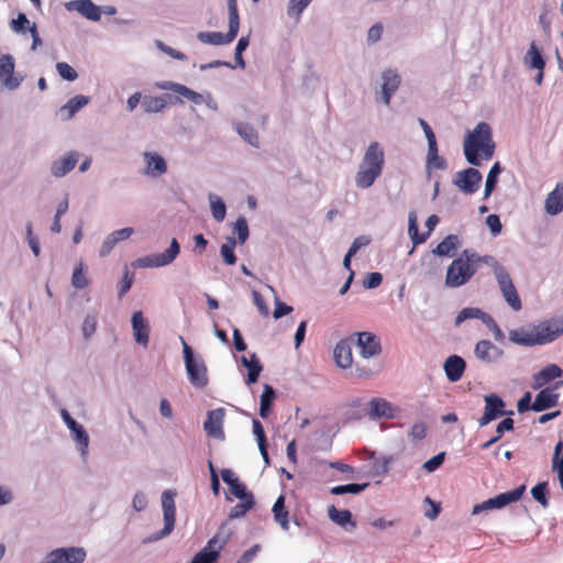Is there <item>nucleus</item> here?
Returning a JSON list of instances; mask_svg holds the SVG:
<instances>
[{"mask_svg": "<svg viewBox=\"0 0 563 563\" xmlns=\"http://www.w3.org/2000/svg\"><path fill=\"white\" fill-rule=\"evenodd\" d=\"M563 334V318L528 324L509 331V340L523 346L542 345Z\"/></svg>", "mask_w": 563, "mask_h": 563, "instance_id": "nucleus-1", "label": "nucleus"}, {"mask_svg": "<svg viewBox=\"0 0 563 563\" xmlns=\"http://www.w3.org/2000/svg\"><path fill=\"white\" fill-rule=\"evenodd\" d=\"M492 256H478L472 250H464L460 257L455 258L448 267L445 285L457 288L467 284L477 272L479 262L488 264Z\"/></svg>", "mask_w": 563, "mask_h": 563, "instance_id": "nucleus-2", "label": "nucleus"}, {"mask_svg": "<svg viewBox=\"0 0 563 563\" xmlns=\"http://www.w3.org/2000/svg\"><path fill=\"white\" fill-rule=\"evenodd\" d=\"M494 150L495 144L492 140V129L486 122L478 123L464 141L465 157L470 164L475 166L481 164L479 152L483 158L489 159L494 155Z\"/></svg>", "mask_w": 563, "mask_h": 563, "instance_id": "nucleus-3", "label": "nucleus"}, {"mask_svg": "<svg viewBox=\"0 0 563 563\" xmlns=\"http://www.w3.org/2000/svg\"><path fill=\"white\" fill-rule=\"evenodd\" d=\"M229 10V31L227 34L221 32H200L198 38L202 43L212 45H222L231 43L238 35L240 29V16L236 0H228Z\"/></svg>", "mask_w": 563, "mask_h": 563, "instance_id": "nucleus-4", "label": "nucleus"}, {"mask_svg": "<svg viewBox=\"0 0 563 563\" xmlns=\"http://www.w3.org/2000/svg\"><path fill=\"white\" fill-rule=\"evenodd\" d=\"M493 269L497 279L500 291L507 303L515 310L519 311L522 308L521 299L512 283V279L507 269L498 262H494Z\"/></svg>", "mask_w": 563, "mask_h": 563, "instance_id": "nucleus-5", "label": "nucleus"}, {"mask_svg": "<svg viewBox=\"0 0 563 563\" xmlns=\"http://www.w3.org/2000/svg\"><path fill=\"white\" fill-rule=\"evenodd\" d=\"M184 350L185 365L189 382L196 387H205L208 384L207 367L203 362H199L194 357L191 347L180 336Z\"/></svg>", "mask_w": 563, "mask_h": 563, "instance_id": "nucleus-6", "label": "nucleus"}, {"mask_svg": "<svg viewBox=\"0 0 563 563\" xmlns=\"http://www.w3.org/2000/svg\"><path fill=\"white\" fill-rule=\"evenodd\" d=\"M526 490V486L521 485L514 490L501 493L493 498H489L482 504H477L473 507L472 514L477 515L482 511L500 509L511 503L518 501Z\"/></svg>", "mask_w": 563, "mask_h": 563, "instance_id": "nucleus-7", "label": "nucleus"}, {"mask_svg": "<svg viewBox=\"0 0 563 563\" xmlns=\"http://www.w3.org/2000/svg\"><path fill=\"white\" fill-rule=\"evenodd\" d=\"M482 181V174L475 168H467L459 172L454 178V185L464 194L471 195L478 190Z\"/></svg>", "mask_w": 563, "mask_h": 563, "instance_id": "nucleus-8", "label": "nucleus"}, {"mask_svg": "<svg viewBox=\"0 0 563 563\" xmlns=\"http://www.w3.org/2000/svg\"><path fill=\"white\" fill-rule=\"evenodd\" d=\"M180 246L176 239H173L169 247L159 254H154L140 260L141 266L162 267L170 264L179 254Z\"/></svg>", "mask_w": 563, "mask_h": 563, "instance_id": "nucleus-9", "label": "nucleus"}, {"mask_svg": "<svg viewBox=\"0 0 563 563\" xmlns=\"http://www.w3.org/2000/svg\"><path fill=\"white\" fill-rule=\"evenodd\" d=\"M225 410L223 408H217L208 411L207 419L203 423L206 433L214 439H224L223 420Z\"/></svg>", "mask_w": 563, "mask_h": 563, "instance_id": "nucleus-10", "label": "nucleus"}, {"mask_svg": "<svg viewBox=\"0 0 563 563\" xmlns=\"http://www.w3.org/2000/svg\"><path fill=\"white\" fill-rule=\"evenodd\" d=\"M563 385V380L556 382L553 388L547 387L539 391L531 405V410L540 412L559 404V394L554 390Z\"/></svg>", "mask_w": 563, "mask_h": 563, "instance_id": "nucleus-11", "label": "nucleus"}, {"mask_svg": "<svg viewBox=\"0 0 563 563\" xmlns=\"http://www.w3.org/2000/svg\"><path fill=\"white\" fill-rule=\"evenodd\" d=\"M438 223H439V217L435 214L430 216L426 222V225L428 227V232L420 234L419 230H418L417 214L415 211H411L409 213L408 233L410 235V239H411L413 245H418V244L426 242V240L430 235L431 231H433V229L435 228V225Z\"/></svg>", "mask_w": 563, "mask_h": 563, "instance_id": "nucleus-12", "label": "nucleus"}, {"mask_svg": "<svg viewBox=\"0 0 563 563\" xmlns=\"http://www.w3.org/2000/svg\"><path fill=\"white\" fill-rule=\"evenodd\" d=\"M504 408L505 402L499 396L495 394L485 396V410L484 415L478 420L479 426L484 427L499 416H503L505 412Z\"/></svg>", "mask_w": 563, "mask_h": 563, "instance_id": "nucleus-13", "label": "nucleus"}, {"mask_svg": "<svg viewBox=\"0 0 563 563\" xmlns=\"http://www.w3.org/2000/svg\"><path fill=\"white\" fill-rule=\"evenodd\" d=\"M162 507L164 514V529L161 531L159 537L169 534L175 526L176 506L174 494L170 490H165L162 495Z\"/></svg>", "mask_w": 563, "mask_h": 563, "instance_id": "nucleus-14", "label": "nucleus"}, {"mask_svg": "<svg viewBox=\"0 0 563 563\" xmlns=\"http://www.w3.org/2000/svg\"><path fill=\"white\" fill-rule=\"evenodd\" d=\"M475 356L484 363H494L501 358L504 351L489 340H481L474 349Z\"/></svg>", "mask_w": 563, "mask_h": 563, "instance_id": "nucleus-15", "label": "nucleus"}, {"mask_svg": "<svg viewBox=\"0 0 563 563\" xmlns=\"http://www.w3.org/2000/svg\"><path fill=\"white\" fill-rule=\"evenodd\" d=\"M357 347L365 358L378 355L382 351L379 339L371 332L358 333Z\"/></svg>", "mask_w": 563, "mask_h": 563, "instance_id": "nucleus-16", "label": "nucleus"}, {"mask_svg": "<svg viewBox=\"0 0 563 563\" xmlns=\"http://www.w3.org/2000/svg\"><path fill=\"white\" fill-rule=\"evenodd\" d=\"M384 151L377 142H373L367 147L365 155L361 162L364 168H373L382 173L384 167Z\"/></svg>", "mask_w": 563, "mask_h": 563, "instance_id": "nucleus-17", "label": "nucleus"}, {"mask_svg": "<svg viewBox=\"0 0 563 563\" xmlns=\"http://www.w3.org/2000/svg\"><path fill=\"white\" fill-rule=\"evenodd\" d=\"M145 161L144 173L151 177H159L167 172L166 161L156 152H145L143 154Z\"/></svg>", "mask_w": 563, "mask_h": 563, "instance_id": "nucleus-18", "label": "nucleus"}, {"mask_svg": "<svg viewBox=\"0 0 563 563\" xmlns=\"http://www.w3.org/2000/svg\"><path fill=\"white\" fill-rule=\"evenodd\" d=\"M562 376L563 369L560 366L555 364L547 365L545 367H543L541 371L533 375L532 388L540 389L551 380L560 378Z\"/></svg>", "mask_w": 563, "mask_h": 563, "instance_id": "nucleus-19", "label": "nucleus"}, {"mask_svg": "<svg viewBox=\"0 0 563 563\" xmlns=\"http://www.w3.org/2000/svg\"><path fill=\"white\" fill-rule=\"evenodd\" d=\"M14 74V59L11 55H2L0 57V79L2 84L9 88L14 89L19 86V80L13 76Z\"/></svg>", "mask_w": 563, "mask_h": 563, "instance_id": "nucleus-20", "label": "nucleus"}, {"mask_svg": "<svg viewBox=\"0 0 563 563\" xmlns=\"http://www.w3.org/2000/svg\"><path fill=\"white\" fill-rule=\"evenodd\" d=\"M445 375L451 383L459 382L466 368L465 361L459 355L449 356L443 365Z\"/></svg>", "mask_w": 563, "mask_h": 563, "instance_id": "nucleus-21", "label": "nucleus"}, {"mask_svg": "<svg viewBox=\"0 0 563 563\" xmlns=\"http://www.w3.org/2000/svg\"><path fill=\"white\" fill-rule=\"evenodd\" d=\"M229 537L223 531L217 532L206 544L199 553L206 554L209 559L217 562L220 556V552L224 549L228 543Z\"/></svg>", "mask_w": 563, "mask_h": 563, "instance_id": "nucleus-22", "label": "nucleus"}, {"mask_svg": "<svg viewBox=\"0 0 563 563\" xmlns=\"http://www.w3.org/2000/svg\"><path fill=\"white\" fill-rule=\"evenodd\" d=\"M131 321L135 341L146 347L150 341V327L144 320L142 311H135Z\"/></svg>", "mask_w": 563, "mask_h": 563, "instance_id": "nucleus-23", "label": "nucleus"}, {"mask_svg": "<svg viewBox=\"0 0 563 563\" xmlns=\"http://www.w3.org/2000/svg\"><path fill=\"white\" fill-rule=\"evenodd\" d=\"M382 78L383 101L388 106L390 103L391 96L400 85V76L396 71L388 69L383 73Z\"/></svg>", "mask_w": 563, "mask_h": 563, "instance_id": "nucleus-24", "label": "nucleus"}, {"mask_svg": "<svg viewBox=\"0 0 563 563\" xmlns=\"http://www.w3.org/2000/svg\"><path fill=\"white\" fill-rule=\"evenodd\" d=\"M67 8L77 10L82 16L91 21H99L101 18L100 8L91 0H76L68 3Z\"/></svg>", "mask_w": 563, "mask_h": 563, "instance_id": "nucleus-25", "label": "nucleus"}, {"mask_svg": "<svg viewBox=\"0 0 563 563\" xmlns=\"http://www.w3.org/2000/svg\"><path fill=\"white\" fill-rule=\"evenodd\" d=\"M78 162V154L76 152H69L60 159H57L52 165V174L55 177H63L70 170H73Z\"/></svg>", "mask_w": 563, "mask_h": 563, "instance_id": "nucleus-26", "label": "nucleus"}, {"mask_svg": "<svg viewBox=\"0 0 563 563\" xmlns=\"http://www.w3.org/2000/svg\"><path fill=\"white\" fill-rule=\"evenodd\" d=\"M563 210V184H558L545 199V211L549 214H558Z\"/></svg>", "mask_w": 563, "mask_h": 563, "instance_id": "nucleus-27", "label": "nucleus"}, {"mask_svg": "<svg viewBox=\"0 0 563 563\" xmlns=\"http://www.w3.org/2000/svg\"><path fill=\"white\" fill-rule=\"evenodd\" d=\"M467 319H479L487 325H490V323H494V319L489 314H487L486 312L481 310L479 308L467 307V308H463L456 316L455 325H460L462 322H464Z\"/></svg>", "mask_w": 563, "mask_h": 563, "instance_id": "nucleus-28", "label": "nucleus"}, {"mask_svg": "<svg viewBox=\"0 0 563 563\" xmlns=\"http://www.w3.org/2000/svg\"><path fill=\"white\" fill-rule=\"evenodd\" d=\"M334 360L338 366L347 368L352 365V349L347 341H340L334 347Z\"/></svg>", "mask_w": 563, "mask_h": 563, "instance_id": "nucleus-29", "label": "nucleus"}, {"mask_svg": "<svg viewBox=\"0 0 563 563\" xmlns=\"http://www.w3.org/2000/svg\"><path fill=\"white\" fill-rule=\"evenodd\" d=\"M369 413L375 418H394L395 410L387 400L383 398H374L369 402Z\"/></svg>", "mask_w": 563, "mask_h": 563, "instance_id": "nucleus-30", "label": "nucleus"}, {"mask_svg": "<svg viewBox=\"0 0 563 563\" xmlns=\"http://www.w3.org/2000/svg\"><path fill=\"white\" fill-rule=\"evenodd\" d=\"M460 246L457 235L450 234L445 236L433 250V254L438 256H452Z\"/></svg>", "mask_w": 563, "mask_h": 563, "instance_id": "nucleus-31", "label": "nucleus"}, {"mask_svg": "<svg viewBox=\"0 0 563 563\" xmlns=\"http://www.w3.org/2000/svg\"><path fill=\"white\" fill-rule=\"evenodd\" d=\"M158 87L164 90H172V91L176 92L177 95H179L192 102H196V103L199 102V100L201 98V96L198 92H196L180 84H176V82H172V81H164V82L159 84Z\"/></svg>", "mask_w": 563, "mask_h": 563, "instance_id": "nucleus-32", "label": "nucleus"}, {"mask_svg": "<svg viewBox=\"0 0 563 563\" xmlns=\"http://www.w3.org/2000/svg\"><path fill=\"white\" fill-rule=\"evenodd\" d=\"M242 364L247 367L249 373L246 377V384L252 385L257 382L258 376L263 369V366L256 356V354H252L250 358L246 356H242Z\"/></svg>", "mask_w": 563, "mask_h": 563, "instance_id": "nucleus-33", "label": "nucleus"}, {"mask_svg": "<svg viewBox=\"0 0 563 563\" xmlns=\"http://www.w3.org/2000/svg\"><path fill=\"white\" fill-rule=\"evenodd\" d=\"M525 64L531 68L537 70H542L545 67V60L542 57V54L538 49L534 42L531 43L526 56Z\"/></svg>", "mask_w": 563, "mask_h": 563, "instance_id": "nucleus-34", "label": "nucleus"}, {"mask_svg": "<svg viewBox=\"0 0 563 563\" xmlns=\"http://www.w3.org/2000/svg\"><path fill=\"white\" fill-rule=\"evenodd\" d=\"M380 174L382 173L373 168H364L363 165L360 164V169L355 176V184L358 188H368Z\"/></svg>", "mask_w": 563, "mask_h": 563, "instance_id": "nucleus-35", "label": "nucleus"}, {"mask_svg": "<svg viewBox=\"0 0 563 563\" xmlns=\"http://www.w3.org/2000/svg\"><path fill=\"white\" fill-rule=\"evenodd\" d=\"M427 167L430 169L431 168H433V169H445L446 168L445 159L439 155L437 141L433 143H428Z\"/></svg>", "mask_w": 563, "mask_h": 563, "instance_id": "nucleus-36", "label": "nucleus"}, {"mask_svg": "<svg viewBox=\"0 0 563 563\" xmlns=\"http://www.w3.org/2000/svg\"><path fill=\"white\" fill-rule=\"evenodd\" d=\"M272 510H273L275 520L282 526V528L284 530H288L289 529L288 511L286 510L285 497L283 495H280L276 499Z\"/></svg>", "mask_w": 563, "mask_h": 563, "instance_id": "nucleus-37", "label": "nucleus"}, {"mask_svg": "<svg viewBox=\"0 0 563 563\" xmlns=\"http://www.w3.org/2000/svg\"><path fill=\"white\" fill-rule=\"evenodd\" d=\"M329 518L341 527H345L347 523L355 527V522L352 521V514L350 510H338L333 505L328 508Z\"/></svg>", "mask_w": 563, "mask_h": 563, "instance_id": "nucleus-38", "label": "nucleus"}, {"mask_svg": "<svg viewBox=\"0 0 563 563\" xmlns=\"http://www.w3.org/2000/svg\"><path fill=\"white\" fill-rule=\"evenodd\" d=\"M275 398V390L271 385H265L263 394L261 395V407H260V416L262 418H267L271 412V406Z\"/></svg>", "mask_w": 563, "mask_h": 563, "instance_id": "nucleus-39", "label": "nucleus"}, {"mask_svg": "<svg viewBox=\"0 0 563 563\" xmlns=\"http://www.w3.org/2000/svg\"><path fill=\"white\" fill-rule=\"evenodd\" d=\"M368 483L364 484H346V485H338L330 489L332 495H343V494H360L368 487Z\"/></svg>", "mask_w": 563, "mask_h": 563, "instance_id": "nucleus-40", "label": "nucleus"}, {"mask_svg": "<svg viewBox=\"0 0 563 563\" xmlns=\"http://www.w3.org/2000/svg\"><path fill=\"white\" fill-rule=\"evenodd\" d=\"M236 241L233 238H228L227 242L221 246V256L225 264L234 265L236 263V256L234 254Z\"/></svg>", "mask_w": 563, "mask_h": 563, "instance_id": "nucleus-41", "label": "nucleus"}, {"mask_svg": "<svg viewBox=\"0 0 563 563\" xmlns=\"http://www.w3.org/2000/svg\"><path fill=\"white\" fill-rule=\"evenodd\" d=\"M211 213L216 221L221 222L225 218V203L219 197L210 195Z\"/></svg>", "mask_w": 563, "mask_h": 563, "instance_id": "nucleus-42", "label": "nucleus"}, {"mask_svg": "<svg viewBox=\"0 0 563 563\" xmlns=\"http://www.w3.org/2000/svg\"><path fill=\"white\" fill-rule=\"evenodd\" d=\"M88 103V99L85 96L78 95L68 100V102L62 108V111H67V117L71 118L77 111Z\"/></svg>", "mask_w": 563, "mask_h": 563, "instance_id": "nucleus-43", "label": "nucleus"}, {"mask_svg": "<svg viewBox=\"0 0 563 563\" xmlns=\"http://www.w3.org/2000/svg\"><path fill=\"white\" fill-rule=\"evenodd\" d=\"M166 107L164 97H146L142 102L145 112H159Z\"/></svg>", "mask_w": 563, "mask_h": 563, "instance_id": "nucleus-44", "label": "nucleus"}, {"mask_svg": "<svg viewBox=\"0 0 563 563\" xmlns=\"http://www.w3.org/2000/svg\"><path fill=\"white\" fill-rule=\"evenodd\" d=\"M71 285L76 289L86 288L89 285V279L84 273V264L80 262L77 267L74 269L71 276Z\"/></svg>", "mask_w": 563, "mask_h": 563, "instance_id": "nucleus-45", "label": "nucleus"}, {"mask_svg": "<svg viewBox=\"0 0 563 563\" xmlns=\"http://www.w3.org/2000/svg\"><path fill=\"white\" fill-rule=\"evenodd\" d=\"M547 494H548V483L547 482L539 483L531 489L532 497L538 503H540L544 508L549 506V499L547 497Z\"/></svg>", "mask_w": 563, "mask_h": 563, "instance_id": "nucleus-46", "label": "nucleus"}, {"mask_svg": "<svg viewBox=\"0 0 563 563\" xmlns=\"http://www.w3.org/2000/svg\"><path fill=\"white\" fill-rule=\"evenodd\" d=\"M254 506L253 497L241 499V503L236 504L230 512L231 518H239L244 516Z\"/></svg>", "mask_w": 563, "mask_h": 563, "instance_id": "nucleus-47", "label": "nucleus"}, {"mask_svg": "<svg viewBox=\"0 0 563 563\" xmlns=\"http://www.w3.org/2000/svg\"><path fill=\"white\" fill-rule=\"evenodd\" d=\"M500 170L501 169H500L499 163H495L494 166L490 168V170L487 175L486 184H485V192H484L485 198H487L494 190L495 185L497 183V176L500 173Z\"/></svg>", "mask_w": 563, "mask_h": 563, "instance_id": "nucleus-48", "label": "nucleus"}, {"mask_svg": "<svg viewBox=\"0 0 563 563\" xmlns=\"http://www.w3.org/2000/svg\"><path fill=\"white\" fill-rule=\"evenodd\" d=\"M239 134L253 146H258L257 132L247 124H241L238 128Z\"/></svg>", "mask_w": 563, "mask_h": 563, "instance_id": "nucleus-49", "label": "nucleus"}, {"mask_svg": "<svg viewBox=\"0 0 563 563\" xmlns=\"http://www.w3.org/2000/svg\"><path fill=\"white\" fill-rule=\"evenodd\" d=\"M56 69H57V73L59 74V76L65 80L74 81L78 77L77 71L69 64H67L65 62L57 63Z\"/></svg>", "mask_w": 563, "mask_h": 563, "instance_id": "nucleus-50", "label": "nucleus"}, {"mask_svg": "<svg viewBox=\"0 0 563 563\" xmlns=\"http://www.w3.org/2000/svg\"><path fill=\"white\" fill-rule=\"evenodd\" d=\"M234 233L238 234V240L243 244L249 238V225L245 218L240 217L234 223Z\"/></svg>", "mask_w": 563, "mask_h": 563, "instance_id": "nucleus-51", "label": "nucleus"}, {"mask_svg": "<svg viewBox=\"0 0 563 563\" xmlns=\"http://www.w3.org/2000/svg\"><path fill=\"white\" fill-rule=\"evenodd\" d=\"M390 457L375 459L372 462L371 470L374 475H384L388 472Z\"/></svg>", "mask_w": 563, "mask_h": 563, "instance_id": "nucleus-52", "label": "nucleus"}, {"mask_svg": "<svg viewBox=\"0 0 563 563\" xmlns=\"http://www.w3.org/2000/svg\"><path fill=\"white\" fill-rule=\"evenodd\" d=\"M311 2L312 0H290L288 14L299 16Z\"/></svg>", "mask_w": 563, "mask_h": 563, "instance_id": "nucleus-53", "label": "nucleus"}, {"mask_svg": "<svg viewBox=\"0 0 563 563\" xmlns=\"http://www.w3.org/2000/svg\"><path fill=\"white\" fill-rule=\"evenodd\" d=\"M561 467H563V442L560 440L554 448L552 471L561 470Z\"/></svg>", "mask_w": 563, "mask_h": 563, "instance_id": "nucleus-54", "label": "nucleus"}, {"mask_svg": "<svg viewBox=\"0 0 563 563\" xmlns=\"http://www.w3.org/2000/svg\"><path fill=\"white\" fill-rule=\"evenodd\" d=\"M97 329V319L95 316H87L82 322V333L86 339L91 336Z\"/></svg>", "mask_w": 563, "mask_h": 563, "instance_id": "nucleus-55", "label": "nucleus"}, {"mask_svg": "<svg viewBox=\"0 0 563 563\" xmlns=\"http://www.w3.org/2000/svg\"><path fill=\"white\" fill-rule=\"evenodd\" d=\"M156 46H157L162 52H164L165 54H167L168 56H170V57H173V58H175V59H178V60H186V59H187V56H186L184 53H181V52H179V51H177V49H175V48H173V47H170V46H168V45L164 44V43H163V42H161V41H158V42L156 43Z\"/></svg>", "mask_w": 563, "mask_h": 563, "instance_id": "nucleus-56", "label": "nucleus"}, {"mask_svg": "<svg viewBox=\"0 0 563 563\" xmlns=\"http://www.w3.org/2000/svg\"><path fill=\"white\" fill-rule=\"evenodd\" d=\"M383 282V276L380 273L374 272L366 275L363 285L365 288L373 289L378 287Z\"/></svg>", "mask_w": 563, "mask_h": 563, "instance_id": "nucleus-57", "label": "nucleus"}, {"mask_svg": "<svg viewBox=\"0 0 563 563\" xmlns=\"http://www.w3.org/2000/svg\"><path fill=\"white\" fill-rule=\"evenodd\" d=\"M249 46V38L247 37H241L236 44L235 47V60L236 64L241 67H244V59L242 57V53Z\"/></svg>", "mask_w": 563, "mask_h": 563, "instance_id": "nucleus-58", "label": "nucleus"}, {"mask_svg": "<svg viewBox=\"0 0 563 563\" xmlns=\"http://www.w3.org/2000/svg\"><path fill=\"white\" fill-rule=\"evenodd\" d=\"M444 455L445 454L443 452L434 455L423 464V468L428 472H434L443 463Z\"/></svg>", "mask_w": 563, "mask_h": 563, "instance_id": "nucleus-59", "label": "nucleus"}, {"mask_svg": "<svg viewBox=\"0 0 563 563\" xmlns=\"http://www.w3.org/2000/svg\"><path fill=\"white\" fill-rule=\"evenodd\" d=\"M252 426H253V433L257 440V444L263 445L264 443H267L265 431H264V428H263L261 421L257 419H253Z\"/></svg>", "mask_w": 563, "mask_h": 563, "instance_id": "nucleus-60", "label": "nucleus"}, {"mask_svg": "<svg viewBox=\"0 0 563 563\" xmlns=\"http://www.w3.org/2000/svg\"><path fill=\"white\" fill-rule=\"evenodd\" d=\"M486 224L490 229L493 235H498L501 232L503 225L497 214H489L486 218Z\"/></svg>", "mask_w": 563, "mask_h": 563, "instance_id": "nucleus-61", "label": "nucleus"}, {"mask_svg": "<svg viewBox=\"0 0 563 563\" xmlns=\"http://www.w3.org/2000/svg\"><path fill=\"white\" fill-rule=\"evenodd\" d=\"M30 21L24 13H20L16 19L12 20L11 26L15 32H24L29 26Z\"/></svg>", "mask_w": 563, "mask_h": 563, "instance_id": "nucleus-62", "label": "nucleus"}, {"mask_svg": "<svg viewBox=\"0 0 563 563\" xmlns=\"http://www.w3.org/2000/svg\"><path fill=\"white\" fill-rule=\"evenodd\" d=\"M75 434L76 441L82 446V449H86L89 443V437L85 429L78 424L75 430H70Z\"/></svg>", "mask_w": 563, "mask_h": 563, "instance_id": "nucleus-63", "label": "nucleus"}, {"mask_svg": "<svg viewBox=\"0 0 563 563\" xmlns=\"http://www.w3.org/2000/svg\"><path fill=\"white\" fill-rule=\"evenodd\" d=\"M230 492L232 495H234L236 498L244 499L249 497H253L251 493L246 492V487L243 483L238 482L236 484L232 485L230 487Z\"/></svg>", "mask_w": 563, "mask_h": 563, "instance_id": "nucleus-64", "label": "nucleus"}]
</instances>
